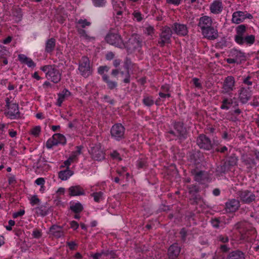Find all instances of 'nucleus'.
Segmentation results:
<instances>
[{
	"mask_svg": "<svg viewBox=\"0 0 259 259\" xmlns=\"http://www.w3.org/2000/svg\"><path fill=\"white\" fill-rule=\"evenodd\" d=\"M5 101L7 110L5 111V114L6 116L12 119L19 118L20 113L19 111L18 104L16 103H12L9 98H7Z\"/></svg>",
	"mask_w": 259,
	"mask_h": 259,
	"instance_id": "39448f33",
	"label": "nucleus"
},
{
	"mask_svg": "<svg viewBox=\"0 0 259 259\" xmlns=\"http://www.w3.org/2000/svg\"><path fill=\"white\" fill-rule=\"evenodd\" d=\"M244 162L246 165H251V164H255V161L254 159L248 158L246 159H245L244 160Z\"/></svg>",
	"mask_w": 259,
	"mask_h": 259,
	"instance_id": "e2e57ef3",
	"label": "nucleus"
},
{
	"mask_svg": "<svg viewBox=\"0 0 259 259\" xmlns=\"http://www.w3.org/2000/svg\"><path fill=\"white\" fill-rule=\"evenodd\" d=\"M37 168L38 169H40V170L42 172L47 171L50 169V166L48 164L46 163V162L43 159H39L37 162Z\"/></svg>",
	"mask_w": 259,
	"mask_h": 259,
	"instance_id": "72a5a7b5",
	"label": "nucleus"
},
{
	"mask_svg": "<svg viewBox=\"0 0 259 259\" xmlns=\"http://www.w3.org/2000/svg\"><path fill=\"white\" fill-rule=\"evenodd\" d=\"M106 84L107 88L110 90L116 89L117 87V82L115 81L112 80L108 76L103 79Z\"/></svg>",
	"mask_w": 259,
	"mask_h": 259,
	"instance_id": "473e14b6",
	"label": "nucleus"
},
{
	"mask_svg": "<svg viewBox=\"0 0 259 259\" xmlns=\"http://www.w3.org/2000/svg\"><path fill=\"white\" fill-rule=\"evenodd\" d=\"M202 155L199 152H195L190 156L191 162H193L196 165L199 164L202 161Z\"/></svg>",
	"mask_w": 259,
	"mask_h": 259,
	"instance_id": "7c9ffc66",
	"label": "nucleus"
},
{
	"mask_svg": "<svg viewBox=\"0 0 259 259\" xmlns=\"http://www.w3.org/2000/svg\"><path fill=\"white\" fill-rule=\"evenodd\" d=\"M229 56L234 58L237 64H240L246 60L244 53L236 49L232 50Z\"/></svg>",
	"mask_w": 259,
	"mask_h": 259,
	"instance_id": "4be33fe9",
	"label": "nucleus"
},
{
	"mask_svg": "<svg viewBox=\"0 0 259 259\" xmlns=\"http://www.w3.org/2000/svg\"><path fill=\"white\" fill-rule=\"evenodd\" d=\"M18 59L22 63L26 64L29 67H34L35 66V64L32 60L28 58L25 55H19Z\"/></svg>",
	"mask_w": 259,
	"mask_h": 259,
	"instance_id": "bb28decb",
	"label": "nucleus"
},
{
	"mask_svg": "<svg viewBox=\"0 0 259 259\" xmlns=\"http://www.w3.org/2000/svg\"><path fill=\"white\" fill-rule=\"evenodd\" d=\"M174 32L179 35L185 36L188 32V27L186 25L175 23L172 26Z\"/></svg>",
	"mask_w": 259,
	"mask_h": 259,
	"instance_id": "f3484780",
	"label": "nucleus"
},
{
	"mask_svg": "<svg viewBox=\"0 0 259 259\" xmlns=\"http://www.w3.org/2000/svg\"><path fill=\"white\" fill-rule=\"evenodd\" d=\"M253 78L250 76L245 77L243 80V83L248 86H251L252 84Z\"/></svg>",
	"mask_w": 259,
	"mask_h": 259,
	"instance_id": "09e8293b",
	"label": "nucleus"
},
{
	"mask_svg": "<svg viewBox=\"0 0 259 259\" xmlns=\"http://www.w3.org/2000/svg\"><path fill=\"white\" fill-rule=\"evenodd\" d=\"M70 209L75 213H77L80 212L83 210V206L81 203H76L71 205Z\"/></svg>",
	"mask_w": 259,
	"mask_h": 259,
	"instance_id": "58836bf2",
	"label": "nucleus"
},
{
	"mask_svg": "<svg viewBox=\"0 0 259 259\" xmlns=\"http://www.w3.org/2000/svg\"><path fill=\"white\" fill-rule=\"evenodd\" d=\"M143 103L145 106L150 107L154 104V99L152 96L146 95L144 96Z\"/></svg>",
	"mask_w": 259,
	"mask_h": 259,
	"instance_id": "e433bc0d",
	"label": "nucleus"
},
{
	"mask_svg": "<svg viewBox=\"0 0 259 259\" xmlns=\"http://www.w3.org/2000/svg\"><path fill=\"white\" fill-rule=\"evenodd\" d=\"M172 33V31L169 27L167 26L162 27L159 34L158 45L161 47H163L165 45L170 44Z\"/></svg>",
	"mask_w": 259,
	"mask_h": 259,
	"instance_id": "0eeeda50",
	"label": "nucleus"
},
{
	"mask_svg": "<svg viewBox=\"0 0 259 259\" xmlns=\"http://www.w3.org/2000/svg\"><path fill=\"white\" fill-rule=\"evenodd\" d=\"M239 195L241 200L245 203H250L255 200V195L248 190L239 191Z\"/></svg>",
	"mask_w": 259,
	"mask_h": 259,
	"instance_id": "aec40b11",
	"label": "nucleus"
},
{
	"mask_svg": "<svg viewBox=\"0 0 259 259\" xmlns=\"http://www.w3.org/2000/svg\"><path fill=\"white\" fill-rule=\"evenodd\" d=\"M93 2L96 7H103L105 6L106 1V0H93Z\"/></svg>",
	"mask_w": 259,
	"mask_h": 259,
	"instance_id": "603ef678",
	"label": "nucleus"
},
{
	"mask_svg": "<svg viewBox=\"0 0 259 259\" xmlns=\"http://www.w3.org/2000/svg\"><path fill=\"white\" fill-rule=\"evenodd\" d=\"M32 236L34 238H39L42 236V233L40 230L34 229L32 232Z\"/></svg>",
	"mask_w": 259,
	"mask_h": 259,
	"instance_id": "864d4df0",
	"label": "nucleus"
},
{
	"mask_svg": "<svg viewBox=\"0 0 259 259\" xmlns=\"http://www.w3.org/2000/svg\"><path fill=\"white\" fill-rule=\"evenodd\" d=\"M181 247L177 243H174L170 245L168 249V256L170 259H175L179 255L181 251Z\"/></svg>",
	"mask_w": 259,
	"mask_h": 259,
	"instance_id": "6ab92c4d",
	"label": "nucleus"
},
{
	"mask_svg": "<svg viewBox=\"0 0 259 259\" xmlns=\"http://www.w3.org/2000/svg\"><path fill=\"white\" fill-rule=\"evenodd\" d=\"M235 89V80L232 76H228L224 79L222 88V93L230 95Z\"/></svg>",
	"mask_w": 259,
	"mask_h": 259,
	"instance_id": "6e6552de",
	"label": "nucleus"
},
{
	"mask_svg": "<svg viewBox=\"0 0 259 259\" xmlns=\"http://www.w3.org/2000/svg\"><path fill=\"white\" fill-rule=\"evenodd\" d=\"M209 10L211 13L219 14L223 10V5L221 0H215L213 1L209 7Z\"/></svg>",
	"mask_w": 259,
	"mask_h": 259,
	"instance_id": "412c9836",
	"label": "nucleus"
},
{
	"mask_svg": "<svg viewBox=\"0 0 259 259\" xmlns=\"http://www.w3.org/2000/svg\"><path fill=\"white\" fill-rule=\"evenodd\" d=\"M57 142H55L53 137L52 138L49 139L46 142V147L48 148H51L53 146L57 145Z\"/></svg>",
	"mask_w": 259,
	"mask_h": 259,
	"instance_id": "49530a36",
	"label": "nucleus"
},
{
	"mask_svg": "<svg viewBox=\"0 0 259 259\" xmlns=\"http://www.w3.org/2000/svg\"><path fill=\"white\" fill-rule=\"evenodd\" d=\"M211 223L213 227L219 228L220 227L221 221L219 218H214L211 219Z\"/></svg>",
	"mask_w": 259,
	"mask_h": 259,
	"instance_id": "8fccbe9b",
	"label": "nucleus"
},
{
	"mask_svg": "<svg viewBox=\"0 0 259 259\" xmlns=\"http://www.w3.org/2000/svg\"><path fill=\"white\" fill-rule=\"evenodd\" d=\"M35 183L37 185H44L45 183V179L43 178H39L35 181Z\"/></svg>",
	"mask_w": 259,
	"mask_h": 259,
	"instance_id": "bf43d9fd",
	"label": "nucleus"
},
{
	"mask_svg": "<svg viewBox=\"0 0 259 259\" xmlns=\"http://www.w3.org/2000/svg\"><path fill=\"white\" fill-rule=\"evenodd\" d=\"M40 69L45 73L48 80L56 83L60 81L61 74L55 65H45L41 67Z\"/></svg>",
	"mask_w": 259,
	"mask_h": 259,
	"instance_id": "7ed1b4c3",
	"label": "nucleus"
},
{
	"mask_svg": "<svg viewBox=\"0 0 259 259\" xmlns=\"http://www.w3.org/2000/svg\"><path fill=\"white\" fill-rule=\"evenodd\" d=\"M40 130L41 128L39 126H36L32 128L30 132L32 135L35 137H38L40 133Z\"/></svg>",
	"mask_w": 259,
	"mask_h": 259,
	"instance_id": "c03bdc74",
	"label": "nucleus"
},
{
	"mask_svg": "<svg viewBox=\"0 0 259 259\" xmlns=\"http://www.w3.org/2000/svg\"><path fill=\"white\" fill-rule=\"evenodd\" d=\"M232 104L233 100L232 99H228L227 98H225L222 102L221 108L222 109L228 110L230 108Z\"/></svg>",
	"mask_w": 259,
	"mask_h": 259,
	"instance_id": "c9c22d12",
	"label": "nucleus"
},
{
	"mask_svg": "<svg viewBox=\"0 0 259 259\" xmlns=\"http://www.w3.org/2000/svg\"><path fill=\"white\" fill-rule=\"evenodd\" d=\"M234 228L239 233L241 240L249 242L253 239L255 230L247 222H238L234 225Z\"/></svg>",
	"mask_w": 259,
	"mask_h": 259,
	"instance_id": "f03ea898",
	"label": "nucleus"
},
{
	"mask_svg": "<svg viewBox=\"0 0 259 259\" xmlns=\"http://www.w3.org/2000/svg\"><path fill=\"white\" fill-rule=\"evenodd\" d=\"M113 7L115 10L123 9L124 8V3L122 1H117L114 3Z\"/></svg>",
	"mask_w": 259,
	"mask_h": 259,
	"instance_id": "a18cd8bd",
	"label": "nucleus"
},
{
	"mask_svg": "<svg viewBox=\"0 0 259 259\" xmlns=\"http://www.w3.org/2000/svg\"><path fill=\"white\" fill-rule=\"evenodd\" d=\"M181 1L182 0H166V3L169 4L179 5Z\"/></svg>",
	"mask_w": 259,
	"mask_h": 259,
	"instance_id": "0e129e2a",
	"label": "nucleus"
},
{
	"mask_svg": "<svg viewBox=\"0 0 259 259\" xmlns=\"http://www.w3.org/2000/svg\"><path fill=\"white\" fill-rule=\"evenodd\" d=\"M103 192L100 191L92 193L91 196L93 197L95 201L99 202L103 199Z\"/></svg>",
	"mask_w": 259,
	"mask_h": 259,
	"instance_id": "37998d69",
	"label": "nucleus"
},
{
	"mask_svg": "<svg viewBox=\"0 0 259 259\" xmlns=\"http://www.w3.org/2000/svg\"><path fill=\"white\" fill-rule=\"evenodd\" d=\"M78 71L81 75L85 78L88 77L92 74V65L88 57L83 56L79 60Z\"/></svg>",
	"mask_w": 259,
	"mask_h": 259,
	"instance_id": "20e7f679",
	"label": "nucleus"
},
{
	"mask_svg": "<svg viewBox=\"0 0 259 259\" xmlns=\"http://www.w3.org/2000/svg\"><path fill=\"white\" fill-rule=\"evenodd\" d=\"M255 37L253 35H248L246 36V45H252L254 42Z\"/></svg>",
	"mask_w": 259,
	"mask_h": 259,
	"instance_id": "de8ad7c7",
	"label": "nucleus"
},
{
	"mask_svg": "<svg viewBox=\"0 0 259 259\" xmlns=\"http://www.w3.org/2000/svg\"><path fill=\"white\" fill-rule=\"evenodd\" d=\"M192 81L195 87L198 88V89H201L202 88V84L199 82V79L197 78H194L192 79Z\"/></svg>",
	"mask_w": 259,
	"mask_h": 259,
	"instance_id": "4d7b16f0",
	"label": "nucleus"
},
{
	"mask_svg": "<svg viewBox=\"0 0 259 259\" xmlns=\"http://www.w3.org/2000/svg\"><path fill=\"white\" fill-rule=\"evenodd\" d=\"M128 47L132 50L140 48L141 47V41L136 36H133L128 40Z\"/></svg>",
	"mask_w": 259,
	"mask_h": 259,
	"instance_id": "b1692460",
	"label": "nucleus"
},
{
	"mask_svg": "<svg viewBox=\"0 0 259 259\" xmlns=\"http://www.w3.org/2000/svg\"><path fill=\"white\" fill-rule=\"evenodd\" d=\"M68 192L71 196L83 195L85 194L84 189L78 185L70 187L68 189Z\"/></svg>",
	"mask_w": 259,
	"mask_h": 259,
	"instance_id": "5701e85b",
	"label": "nucleus"
},
{
	"mask_svg": "<svg viewBox=\"0 0 259 259\" xmlns=\"http://www.w3.org/2000/svg\"><path fill=\"white\" fill-rule=\"evenodd\" d=\"M174 128L176 132L170 130L168 133L177 137L180 140H184L186 138L187 131L186 128L184 127V124L182 122H176L174 124Z\"/></svg>",
	"mask_w": 259,
	"mask_h": 259,
	"instance_id": "1a4fd4ad",
	"label": "nucleus"
},
{
	"mask_svg": "<svg viewBox=\"0 0 259 259\" xmlns=\"http://www.w3.org/2000/svg\"><path fill=\"white\" fill-rule=\"evenodd\" d=\"M50 232L56 238H60L64 236V231L62 228L59 226H52L50 229Z\"/></svg>",
	"mask_w": 259,
	"mask_h": 259,
	"instance_id": "393cba45",
	"label": "nucleus"
},
{
	"mask_svg": "<svg viewBox=\"0 0 259 259\" xmlns=\"http://www.w3.org/2000/svg\"><path fill=\"white\" fill-rule=\"evenodd\" d=\"M109 70V67L106 65L101 66L98 68V73L102 75V79L109 75L106 74Z\"/></svg>",
	"mask_w": 259,
	"mask_h": 259,
	"instance_id": "f704fd0d",
	"label": "nucleus"
},
{
	"mask_svg": "<svg viewBox=\"0 0 259 259\" xmlns=\"http://www.w3.org/2000/svg\"><path fill=\"white\" fill-rule=\"evenodd\" d=\"M77 31L81 36H82L86 38L88 37V35L84 30L78 28L77 29Z\"/></svg>",
	"mask_w": 259,
	"mask_h": 259,
	"instance_id": "13d9d810",
	"label": "nucleus"
},
{
	"mask_svg": "<svg viewBox=\"0 0 259 259\" xmlns=\"http://www.w3.org/2000/svg\"><path fill=\"white\" fill-rule=\"evenodd\" d=\"M76 27H78V25L81 28H85L86 26H89L91 25V22L88 21L87 19H80L76 22Z\"/></svg>",
	"mask_w": 259,
	"mask_h": 259,
	"instance_id": "ea45409f",
	"label": "nucleus"
},
{
	"mask_svg": "<svg viewBox=\"0 0 259 259\" xmlns=\"http://www.w3.org/2000/svg\"><path fill=\"white\" fill-rule=\"evenodd\" d=\"M73 174V171L66 167L64 170H61L58 173V177L62 181L67 180Z\"/></svg>",
	"mask_w": 259,
	"mask_h": 259,
	"instance_id": "cd10ccee",
	"label": "nucleus"
},
{
	"mask_svg": "<svg viewBox=\"0 0 259 259\" xmlns=\"http://www.w3.org/2000/svg\"><path fill=\"white\" fill-rule=\"evenodd\" d=\"M55 142H57V144L66 143V138L63 135L61 134H55L53 136Z\"/></svg>",
	"mask_w": 259,
	"mask_h": 259,
	"instance_id": "4c0bfd02",
	"label": "nucleus"
},
{
	"mask_svg": "<svg viewBox=\"0 0 259 259\" xmlns=\"http://www.w3.org/2000/svg\"><path fill=\"white\" fill-rule=\"evenodd\" d=\"M227 259H245V255L242 251L235 250L230 252Z\"/></svg>",
	"mask_w": 259,
	"mask_h": 259,
	"instance_id": "c756f323",
	"label": "nucleus"
},
{
	"mask_svg": "<svg viewBox=\"0 0 259 259\" xmlns=\"http://www.w3.org/2000/svg\"><path fill=\"white\" fill-rule=\"evenodd\" d=\"M76 159V155H73L69 157V158L64 162V165H61V167L66 166L67 168H69L70 164L74 162Z\"/></svg>",
	"mask_w": 259,
	"mask_h": 259,
	"instance_id": "a19ab883",
	"label": "nucleus"
},
{
	"mask_svg": "<svg viewBox=\"0 0 259 259\" xmlns=\"http://www.w3.org/2000/svg\"><path fill=\"white\" fill-rule=\"evenodd\" d=\"M134 18L138 21H141L142 20V15L140 12L138 11H135L133 14Z\"/></svg>",
	"mask_w": 259,
	"mask_h": 259,
	"instance_id": "6e6d98bb",
	"label": "nucleus"
},
{
	"mask_svg": "<svg viewBox=\"0 0 259 259\" xmlns=\"http://www.w3.org/2000/svg\"><path fill=\"white\" fill-rule=\"evenodd\" d=\"M128 60L125 62V68L126 69L125 72L123 71H120L119 69H114L112 70L111 74L112 76L116 77L118 74H120L121 75L124 77L123 82L126 83L130 82L131 75L129 72L128 66L127 64Z\"/></svg>",
	"mask_w": 259,
	"mask_h": 259,
	"instance_id": "2eb2a0df",
	"label": "nucleus"
},
{
	"mask_svg": "<svg viewBox=\"0 0 259 259\" xmlns=\"http://www.w3.org/2000/svg\"><path fill=\"white\" fill-rule=\"evenodd\" d=\"M105 252H106V258L108 256H109L111 258H115L117 257V255L113 251L105 250Z\"/></svg>",
	"mask_w": 259,
	"mask_h": 259,
	"instance_id": "5fc2aeb1",
	"label": "nucleus"
},
{
	"mask_svg": "<svg viewBox=\"0 0 259 259\" xmlns=\"http://www.w3.org/2000/svg\"><path fill=\"white\" fill-rule=\"evenodd\" d=\"M246 27L244 25H240L236 27L235 40L239 45H244L246 41Z\"/></svg>",
	"mask_w": 259,
	"mask_h": 259,
	"instance_id": "9d476101",
	"label": "nucleus"
},
{
	"mask_svg": "<svg viewBox=\"0 0 259 259\" xmlns=\"http://www.w3.org/2000/svg\"><path fill=\"white\" fill-rule=\"evenodd\" d=\"M91 256L93 259H107L105 250L92 254Z\"/></svg>",
	"mask_w": 259,
	"mask_h": 259,
	"instance_id": "79ce46f5",
	"label": "nucleus"
},
{
	"mask_svg": "<svg viewBox=\"0 0 259 259\" xmlns=\"http://www.w3.org/2000/svg\"><path fill=\"white\" fill-rule=\"evenodd\" d=\"M237 160H238V159L236 157H230L229 162L231 165H236L237 164Z\"/></svg>",
	"mask_w": 259,
	"mask_h": 259,
	"instance_id": "774afa93",
	"label": "nucleus"
},
{
	"mask_svg": "<svg viewBox=\"0 0 259 259\" xmlns=\"http://www.w3.org/2000/svg\"><path fill=\"white\" fill-rule=\"evenodd\" d=\"M92 158L96 160L100 161L105 158V153L100 144H96L91 149Z\"/></svg>",
	"mask_w": 259,
	"mask_h": 259,
	"instance_id": "4468645a",
	"label": "nucleus"
},
{
	"mask_svg": "<svg viewBox=\"0 0 259 259\" xmlns=\"http://www.w3.org/2000/svg\"><path fill=\"white\" fill-rule=\"evenodd\" d=\"M197 144L200 148L205 150H209L212 148L210 139L203 134L199 135L198 137Z\"/></svg>",
	"mask_w": 259,
	"mask_h": 259,
	"instance_id": "dca6fc26",
	"label": "nucleus"
},
{
	"mask_svg": "<svg viewBox=\"0 0 259 259\" xmlns=\"http://www.w3.org/2000/svg\"><path fill=\"white\" fill-rule=\"evenodd\" d=\"M181 238L183 241H185L187 234V232L185 228H183L180 231Z\"/></svg>",
	"mask_w": 259,
	"mask_h": 259,
	"instance_id": "052dcab7",
	"label": "nucleus"
},
{
	"mask_svg": "<svg viewBox=\"0 0 259 259\" xmlns=\"http://www.w3.org/2000/svg\"><path fill=\"white\" fill-rule=\"evenodd\" d=\"M40 200L36 195H33L30 199V203L32 205H37L39 203Z\"/></svg>",
	"mask_w": 259,
	"mask_h": 259,
	"instance_id": "3c124183",
	"label": "nucleus"
},
{
	"mask_svg": "<svg viewBox=\"0 0 259 259\" xmlns=\"http://www.w3.org/2000/svg\"><path fill=\"white\" fill-rule=\"evenodd\" d=\"M218 240L223 243H226L228 242L229 238L226 236L220 235L218 237Z\"/></svg>",
	"mask_w": 259,
	"mask_h": 259,
	"instance_id": "680f3d73",
	"label": "nucleus"
},
{
	"mask_svg": "<svg viewBox=\"0 0 259 259\" xmlns=\"http://www.w3.org/2000/svg\"><path fill=\"white\" fill-rule=\"evenodd\" d=\"M238 92V99L242 103L245 104L251 99L252 94L249 87L246 88L241 85Z\"/></svg>",
	"mask_w": 259,
	"mask_h": 259,
	"instance_id": "f8f14e48",
	"label": "nucleus"
},
{
	"mask_svg": "<svg viewBox=\"0 0 259 259\" xmlns=\"http://www.w3.org/2000/svg\"><path fill=\"white\" fill-rule=\"evenodd\" d=\"M212 24V19L208 16L201 17L198 24L202 35L210 40H214L219 36L218 30L213 27Z\"/></svg>",
	"mask_w": 259,
	"mask_h": 259,
	"instance_id": "f257e3e1",
	"label": "nucleus"
},
{
	"mask_svg": "<svg viewBox=\"0 0 259 259\" xmlns=\"http://www.w3.org/2000/svg\"><path fill=\"white\" fill-rule=\"evenodd\" d=\"M252 18V16L247 12L236 11L233 13L232 15V21L234 23L239 24L244 21L246 19Z\"/></svg>",
	"mask_w": 259,
	"mask_h": 259,
	"instance_id": "ddd939ff",
	"label": "nucleus"
},
{
	"mask_svg": "<svg viewBox=\"0 0 259 259\" xmlns=\"http://www.w3.org/2000/svg\"><path fill=\"white\" fill-rule=\"evenodd\" d=\"M191 174L194 176V179L196 181L201 182L204 179V172L203 171H198L197 170L194 169L191 170Z\"/></svg>",
	"mask_w": 259,
	"mask_h": 259,
	"instance_id": "2f4dec72",
	"label": "nucleus"
},
{
	"mask_svg": "<svg viewBox=\"0 0 259 259\" xmlns=\"http://www.w3.org/2000/svg\"><path fill=\"white\" fill-rule=\"evenodd\" d=\"M106 42L110 45L121 48L124 46L120 35L116 29H111L105 37Z\"/></svg>",
	"mask_w": 259,
	"mask_h": 259,
	"instance_id": "423d86ee",
	"label": "nucleus"
},
{
	"mask_svg": "<svg viewBox=\"0 0 259 259\" xmlns=\"http://www.w3.org/2000/svg\"><path fill=\"white\" fill-rule=\"evenodd\" d=\"M70 95V93L66 89H64L61 93L58 94V99L57 105L60 107L62 103Z\"/></svg>",
	"mask_w": 259,
	"mask_h": 259,
	"instance_id": "a878e982",
	"label": "nucleus"
},
{
	"mask_svg": "<svg viewBox=\"0 0 259 259\" xmlns=\"http://www.w3.org/2000/svg\"><path fill=\"white\" fill-rule=\"evenodd\" d=\"M239 206V201L235 199H232L226 203L225 209L228 212H233L237 210Z\"/></svg>",
	"mask_w": 259,
	"mask_h": 259,
	"instance_id": "a211bd4d",
	"label": "nucleus"
},
{
	"mask_svg": "<svg viewBox=\"0 0 259 259\" xmlns=\"http://www.w3.org/2000/svg\"><path fill=\"white\" fill-rule=\"evenodd\" d=\"M124 126L121 124L118 123L112 126L110 132L113 138L119 141L124 138Z\"/></svg>",
	"mask_w": 259,
	"mask_h": 259,
	"instance_id": "9b49d317",
	"label": "nucleus"
},
{
	"mask_svg": "<svg viewBox=\"0 0 259 259\" xmlns=\"http://www.w3.org/2000/svg\"><path fill=\"white\" fill-rule=\"evenodd\" d=\"M9 184L10 185H14L16 183V180L15 177L11 176L9 178L8 180Z\"/></svg>",
	"mask_w": 259,
	"mask_h": 259,
	"instance_id": "338daca9",
	"label": "nucleus"
},
{
	"mask_svg": "<svg viewBox=\"0 0 259 259\" xmlns=\"http://www.w3.org/2000/svg\"><path fill=\"white\" fill-rule=\"evenodd\" d=\"M67 244L71 250L75 249V247L77 246V244L73 241L68 242Z\"/></svg>",
	"mask_w": 259,
	"mask_h": 259,
	"instance_id": "69168bd1",
	"label": "nucleus"
},
{
	"mask_svg": "<svg viewBox=\"0 0 259 259\" xmlns=\"http://www.w3.org/2000/svg\"><path fill=\"white\" fill-rule=\"evenodd\" d=\"M55 46V39L54 38L49 39L46 43L45 51L48 53H51L54 50Z\"/></svg>",
	"mask_w": 259,
	"mask_h": 259,
	"instance_id": "c85d7f7f",
	"label": "nucleus"
}]
</instances>
